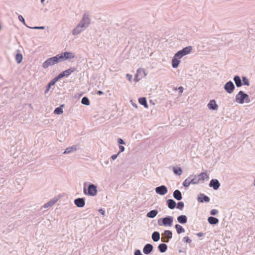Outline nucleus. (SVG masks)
Instances as JSON below:
<instances>
[{
	"instance_id": "nucleus-32",
	"label": "nucleus",
	"mask_w": 255,
	"mask_h": 255,
	"mask_svg": "<svg viewBox=\"0 0 255 255\" xmlns=\"http://www.w3.org/2000/svg\"><path fill=\"white\" fill-rule=\"evenodd\" d=\"M175 228L178 234H180L185 232L184 229L180 225L176 224Z\"/></svg>"
},
{
	"instance_id": "nucleus-55",
	"label": "nucleus",
	"mask_w": 255,
	"mask_h": 255,
	"mask_svg": "<svg viewBox=\"0 0 255 255\" xmlns=\"http://www.w3.org/2000/svg\"><path fill=\"white\" fill-rule=\"evenodd\" d=\"M190 238H195V237H194V236H191V237L186 236V237H184V238L183 239H190Z\"/></svg>"
},
{
	"instance_id": "nucleus-20",
	"label": "nucleus",
	"mask_w": 255,
	"mask_h": 255,
	"mask_svg": "<svg viewBox=\"0 0 255 255\" xmlns=\"http://www.w3.org/2000/svg\"><path fill=\"white\" fill-rule=\"evenodd\" d=\"M173 197L177 200H180L182 199V194L179 190H175L173 193Z\"/></svg>"
},
{
	"instance_id": "nucleus-45",
	"label": "nucleus",
	"mask_w": 255,
	"mask_h": 255,
	"mask_svg": "<svg viewBox=\"0 0 255 255\" xmlns=\"http://www.w3.org/2000/svg\"><path fill=\"white\" fill-rule=\"evenodd\" d=\"M134 255H142L139 250H136L134 253Z\"/></svg>"
},
{
	"instance_id": "nucleus-56",
	"label": "nucleus",
	"mask_w": 255,
	"mask_h": 255,
	"mask_svg": "<svg viewBox=\"0 0 255 255\" xmlns=\"http://www.w3.org/2000/svg\"><path fill=\"white\" fill-rule=\"evenodd\" d=\"M97 94L99 95L104 94V93L101 91H98Z\"/></svg>"
},
{
	"instance_id": "nucleus-40",
	"label": "nucleus",
	"mask_w": 255,
	"mask_h": 255,
	"mask_svg": "<svg viewBox=\"0 0 255 255\" xmlns=\"http://www.w3.org/2000/svg\"><path fill=\"white\" fill-rule=\"evenodd\" d=\"M152 239H160V234L158 232H154L152 234Z\"/></svg>"
},
{
	"instance_id": "nucleus-31",
	"label": "nucleus",
	"mask_w": 255,
	"mask_h": 255,
	"mask_svg": "<svg viewBox=\"0 0 255 255\" xmlns=\"http://www.w3.org/2000/svg\"><path fill=\"white\" fill-rule=\"evenodd\" d=\"M192 177V175H190L189 177H188V178L186 179L184 181L183 183V185L185 187H188L191 184H192L191 182L190 178Z\"/></svg>"
},
{
	"instance_id": "nucleus-54",
	"label": "nucleus",
	"mask_w": 255,
	"mask_h": 255,
	"mask_svg": "<svg viewBox=\"0 0 255 255\" xmlns=\"http://www.w3.org/2000/svg\"><path fill=\"white\" fill-rule=\"evenodd\" d=\"M99 212L101 214H102L103 215H104V214H105V211H104V210H103L102 209H99Z\"/></svg>"
},
{
	"instance_id": "nucleus-21",
	"label": "nucleus",
	"mask_w": 255,
	"mask_h": 255,
	"mask_svg": "<svg viewBox=\"0 0 255 255\" xmlns=\"http://www.w3.org/2000/svg\"><path fill=\"white\" fill-rule=\"evenodd\" d=\"M158 249L160 253H164L167 250V246L164 243H161L158 245Z\"/></svg>"
},
{
	"instance_id": "nucleus-48",
	"label": "nucleus",
	"mask_w": 255,
	"mask_h": 255,
	"mask_svg": "<svg viewBox=\"0 0 255 255\" xmlns=\"http://www.w3.org/2000/svg\"><path fill=\"white\" fill-rule=\"evenodd\" d=\"M30 28L36 29H44V26H35L34 27H30Z\"/></svg>"
},
{
	"instance_id": "nucleus-44",
	"label": "nucleus",
	"mask_w": 255,
	"mask_h": 255,
	"mask_svg": "<svg viewBox=\"0 0 255 255\" xmlns=\"http://www.w3.org/2000/svg\"><path fill=\"white\" fill-rule=\"evenodd\" d=\"M218 213V211L216 209H212L210 211V214L212 215H216Z\"/></svg>"
},
{
	"instance_id": "nucleus-51",
	"label": "nucleus",
	"mask_w": 255,
	"mask_h": 255,
	"mask_svg": "<svg viewBox=\"0 0 255 255\" xmlns=\"http://www.w3.org/2000/svg\"><path fill=\"white\" fill-rule=\"evenodd\" d=\"M119 148H120V151L119 152H120V153L123 152L125 150V147L123 145H120L119 146Z\"/></svg>"
},
{
	"instance_id": "nucleus-12",
	"label": "nucleus",
	"mask_w": 255,
	"mask_h": 255,
	"mask_svg": "<svg viewBox=\"0 0 255 255\" xmlns=\"http://www.w3.org/2000/svg\"><path fill=\"white\" fill-rule=\"evenodd\" d=\"M220 186V183L217 179H212L209 183V186L213 187L214 190H217Z\"/></svg>"
},
{
	"instance_id": "nucleus-28",
	"label": "nucleus",
	"mask_w": 255,
	"mask_h": 255,
	"mask_svg": "<svg viewBox=\"0 0 255 255\" xmlns=\"http://www.w3.org/2000/svg\"><path fill=\"white\" fill-rule=\"evenodd\" d=\"M139 103L141 105L144 106V107L146 108H148V105L147 104L146 99L144 97L140 98L138 99Z\"/></svg>"
},
{
	"instance_id": "nucleus-33",
	"label": "nucleus",
	"mask_w": 255,
	"mask_h": 255,
	"mask_svg": "<svg viewBox=\"0 0 255 255\" xmlns=\"http://www.w3.org/2000/svg\"><path fill=\"white\" fill-rule=\"evenodd\" d=\"M76 69L75 67H71L64 71V73H65L66 76H68L70 75L71 73H73L76 71Z\"/></svg>"
},
{
	"instance_id": "nucleus-58",
	"label": "nucleus",
	"mask_w": 255,
	"mask_h": 255,
	"mask_svg": "<svg viewBox=\"0 0 255 255\" xmlns=\"http://www.w3.org/2000/svg\"><path fill=\"white\" fill-rule=\"evenodd\" d=\"M184 251H182V250H179V253H182V252H184Z\"/></svg>"
},
{
	"instance_id": "nucleus-7",
	"label": "nucleus",
	"mask_w": 255,
	"mask_h": 255,
	"mask_svg": "<svg viewBox=\"0 0 255 255\" xmlns=\"http://www.w3.org/2000/svg\"><path fill=\"white\" fill-rule=\"evenodd\" d=\"M224 89L229 94H231L234 92L235 87L233 83L230 81L227 82L224 85Z\"/></svg>"
},
{
	"instance_id": "nucleus-29",
	"label": "nucleus",
	"mask_w": 255,
	"mask_h": 255,
	"mask_svg": "<svg viewBox=\"0 0 255 255\" xmlns=\"http://www.w3.org/2000/svg\"><path fill=\"white\" fill-rule=\"evenodd\" d=\"M57 202V200H51L48 201L47 203L43 205V208H47L53 206L56 202Z\"/></svg>"
},
{
	"instance_id": "nucleus-16",
	"label": "nucleus",
	"mask_w": 255,
	"mask_h": 255,
	"mask_svg": "<svg viewBox=\"0 0 255 255\" xmlns=\"http://www.w3.org/2000/svg\"><path fill=\"white\" fill-rule=\"evenodd\" d=\"M75 204L79 208L83 207L85 204V200L83 198H77L74 200Z\"/></svg>"
},
{
	"instance_id": "nucleus-23",
	"label": "nucleus",
	"mask_w": 255,
	"mask_h": 255,
	"mask_svg": "<svg viewBox=\"0 0 255 255\" xmlns=\"http://www.w3.org/2000/svg\"><path fill=\"white\" fill-rule=\"evenodd\" d=\"M77 149L76 145H73L70 147H68L66 148L65 150L64 151V154H68L71 153L72 151H76Z\"/></svg>"
},
{
	"instance_id": "nucleus-37",
	"label": "nucleus",
	"mask_w": 255,
	"mask_h": 255,
	"mask_svg": "<svg viewBox=\"0 0 255 255\" xmlns=\"http://www.w3.org/2000/svg\"><path fill=\"white\" fill-rule=\"evenodd\" d=\"M81 103L83 105L89 106L90 105V101L87 97H84L82 99Z\"/></svg>"
},
{
	"instance_id": "nucleus-1",
	"label": "nucleus",
	"mask_w": 255,
	"mask_h": 255,
	"mask_svg": "<svg viewBox=\"0 0 255 255\" xmlns=\"http://www.w3.org/2000/svg\"><path fill=\"white\" fill-rule=\"evenodd\" d=\"M91 23L90 16L87 13H84L79 23L72 30V34L74 36L78 35L86 29Z\"/></svg>"
},
{
	"instance_id": "nucleus-36",
	"label": "nucleus",
	"mask_w": 255,
	"mask_h": 255,
	"mask_svg": "<svg viewBox=\"0 0 255 255\" xmlns=\"http://www.w3.org/2000/svg\"><path fill=\"white\" fill-rule=\"evenodd\" d=\"M55 82H56L55 81H54V80L53 79L48 83V84L47 85V86L46 87V89L45 91V94H46L49 91V89L51 88V87L52 86L54 85L55 84Z\"/></svg>"
},
{
	"instance_id": "nucleus-42",
	"label": "nucleus",
	"mask_w": 255,
	"mask_h": 255,
	"mask_svg": "<svg viewBox=\"0 0 255 255\" xmlns=\"http://www.w3.org/2000/svg\"><path fill=\"white\" fill-rule=\"evenodd\" d=\"M18 20L21 22L24 25H25L26 27H29V26H28L26 24H25V20L24 19V18L23 17V16L21 15H19L18 16Z\"/></svg>"
},
{
	"instance_id": "nucleus-35",
	"label": "nucleus",
	"mask_w": 255,
	"mask_h": 255,
	"mask_svg": "<svg viewBox=\"0 0 255 255\" xmlns=\"http://www.w3.org/2000/svg\"><path fill=\"white\" fill-rule=\"evenodd\" d=\"M22 58V55L20 53L16 54L15 57V60L18 64H19L21 62Z\"/></svg>"
},
{
	"instance_id": "nucleus-13",
	"label": "nucleus",
	"mask_w": 255,
	"mask_h": 255,
	"mask_svg": "<svg viewBox=\"0 0 255 255\" xmlns=\"http://www.w3.org/2000/svg\"><path fill=\"white\" fill-rule=\"evenodd\" d=\"M198 202L203 203L204 202H209L210 201V198L207 196L204 195L203 193H200L199 196L197 198Z\"/></svg>"
},
{
	"instance_id": "nucleus-38",
	"label": "nucleus",
	"mask_w": 255,
	"mask_h": 255,
	"mask_svg": "<svg viewBox=\"0 0 255 255\" xmlns=\"http://www.w3.org/2000/svg\"><path fill=\"white\" fill-rule=\"evenodd\" d=\"M64 76H66L65 73H64V71L62 72L60 74H59L57 77H56L55 78L53 79L54 81L55 82L58 81L59 79H61L62 78L64 77Z\"/></svg>"
},
{
	"instance_id": "nucleus-61",
	"label": "nucleus",
	"mask_w": 255,
	"mask_h": 255,
	"mask_svg": "<svg viewBox=\"0 0 255 255\" xmlns=\"http://www.w3.org/2000/svg\"><path fill=\"white\" fill-rule=\"evenodd\" d=\"M159 241V240H153V241H154V242H157V241Z\"/></svg>"
},
{
	"instance_id": "nucleus-19",
	"label": "nucleus",
	"mask_w": 255,
	"mask_h": 255,
	"mask_svg": "<svg viewBox=\"0 0 255 255\" xmlns=\"http://www.w3.org/2000/svg\"><path fill=\"white\" fill-rule=\"evenodd\" d=\"M197 176L200 181H204L209 178V175L206 172H201Z\"/></svg>"
},
{
	"instance_id": "nucleus-22",
	"label": "nucleus",
	"mask_w": 255,
	"mask_h": 255,
	"mask_svg": "<svg viewBox=\"0 0 255 255\" xmlns=\"http://www.w3.org/2000/svg\"><path fill=\"white\" fill-rule=\"evenodd\" d=\"M177 221L180 224H185L187 222V218L185 215H180L177 217Z\"/></svg>"
},
{
	"instance_id": "nucleus-4",
	"label": "nucleus",
	"mask_w": 255,
	"mask_h": 255,
	"mask_svg": "<svg viewBox=\"0 0 255 255\" xmlns=\"http://www.w3.org/2000/svg\"><path fill=\"white\" fill-rule=\"evenodd\" d=\"M86 184V183H84V189H83L84 193L85 194H87L90 196H96L97 194V192H98L97 186L96 185H95L94 184H90L88 187V190H87H87L85 187Z\"/></svg>"
},
{
	"instance_id": "nucleus-41",
	"label": "nucleus",
	"mask_w": 255,
	"mask_h": 255,
	"mask_svg": "<svg viewBox=\"0 0 255 255\" xmlns=\"http://www.w3.org/2000/svg\"><path fill=\"white\" fill-rule=\"evenodd\" d=\"M184 206V204L183 202H179L177 204V208L180 210H182Z\"/></svg>"
},
{
	"instance_id": "nucleus-8",
	"label": "nucleus",
	"mask_w": 255,
	"mask_h": 255,
	"mask_svg": "<svg viewBox=\"0 0 255 255\" xmlns=\"http://www.w3.org/2000/svg\"><path fill=\"white\" fill-rule=\"evenodd\" d=\"M145 76L146 74L145 73L144 69L141 68L138 69L134 76V80L135 81L138 82Z\"/></svg>"
},
{
	"instance_id": "nucleus-10",
	"label": "nucleus",
	"mask_w": 255,
	"mask_h": 255,
	"mask_svg": "<svg viewBox=\"0 0 255 255\" xmlns=\"http://www.w3.org/2000/svg\"><path fill=\"white\" fill-rule=\"evenodd\" d=\"M162 224L165 226H171L173 223V217L168 216L162 219Z\"/></svg>"
},
{
	"instance_id": "nucleus-30",
	"label": "nucleus",
	"mask_w": 255,
	"mask_h": 255,
	"mask_svg": "<svg viewBox=\"0 0 255 255\" xmlns=\"http://www.w3.org/2000/svg\"><path fill=\"white\" fill-rule=\"evenodd\" d=\"M192 177L190 178L191 182L192 184H197L200 182V181L197 175H192Z\"/></svg>"
},
{
	"instance_id": "nucleus-26",
	"label": "nucleus",
	"mask_w": 255,
	"mask_h": 255,
	"mask_svg": "<svg viewBox=\"0 0 255 255\" xmlns=\"http://www.w3.org/2000/svg\"><path fill=\"white\" fill-rule=\"evenodd\" d=\"M208 221L210 224L215 225L219 222V220L213 217H209L208 219Z\"/></svg>"
},
{
	"instance_id": "nucleus-11",
	"label": "nucleus",
	"mask_w": 255,
	"mask_h": 255,
	"mask_svg": "<svg viewBox=\"0 0 255 255\" xmlns=\"http://www.w3.org/2000/svg\"><path fill=\"white\" fill-rule=\"evenodd\" d=\"M153 249V246L150 244H146L143 249V252L145 255L149 254Z\"/></svg>"
},
{
	"instance_id": "nucleus-50",
	"label": "nucleus",
	"mask_w": 255,
	"mask_h": 255,
	"mask_svg": "<svg viewBox=\"0 0 255 255\" xmlns=\"http://www.w3.org/2000/svg\"><path fill=\"white\" fill-rule=\"evenodd\" d=\"M194 235H196L197 237L200 238L202 237L203 236L204 234L203 233L200 232L197 234H194Z\"/></svg>"
},
{
	"instance_id": "nucleus-3",
	"label": "nucleus",
	"mask_w": 255,
	"mask_h": 255,
	"mask_svg": "<svg viewBox=\"0 0 255 255\" xmlns=\"http://www.w3.org/2000/svg\"><path fill=\"white\" fill-rule=\"evenodd\" d=\"M61 62L58 54L56 56L48 58L42 64V67L44 68H47L49 66L54 65Z\"/></svg>"
},
{
	"instance_id": "nucleus-52",
	"label": "nucleus",
	"mask_w": 255,
	"mask_h": 255,
	"mask_svg": "<svg viewBox=\"0 0 255 255\" xmlns=\"http://www.w3.org/2000/svg\"><path fill=\"white\" fill-rule=\"evenodd\" d=\"M182 241L184 243H185L186 245L187 243L190 244L192 240H182Z\"/></svg>"
},
{
	"instance_id": "nucleus-2",
	"label": "nucleus",
	"mask_w": 255,
	"mask_h": 255,
	"mask_svg": "<svg viewBox=\"0 0 255 255\" xmlns=\"http://www.w3.org/2000/svg\"><path fill=\"white\" fill-rule=\"evenodd\" d=\"M235 100L237 103L240 104L244 103H249L251 102L249 95L242 91H240L236 95Z\"/></svg>"
},
{
	"instance_id": "nucleus-14",
	"label": "nucleus",
	"mask_w": 255,
	"mask_h": 255,
	"mask_svg": "<svg viewBox=\"0 0 255 255\" xmlns=\"http://www.w3.org/2000/svg\"><path fill=\"white\" fill-rule=\"evenodd\" d=\"M208 108L212 110H216L218 108V105L216 104L215 100H211L207 105Z\"/></svg>"
},
{
	"instance_id": "nucleus-59",
	"label": "nucleus",
	"mask_w": 255,
	"mask_h": 255,
	"mask_svg": "<svg viewBox=\"0 0 255 255\" xmlns=\"http://www.w3.org/2000/svg\"><path fill=\"white\" fill-rule=\"evenodd\" d=\"M162 242H168L169 241V240H161Z\"/></svg>"
},
{
	"instance_id": "nucleus-15",
	"label": "nucleus",
	"mask_w": 255,
	"mask_h": 255,
	"mask_svg": "<svg viewBox=\"0 0 255 255\" xmlns=\"http://www.w3.org/2000/svg\"><path fill=\"white\" fill-rule=\"evenodd\" d=\"M180 59L181 58H178V57H176V54H175L172 60V66L173 68H176L178 67L181 62Z\"/></svg>"
},
{
	"instance_id": "nucleus-18",
	"label": "nucleus",
	"mask_w": 255,
	"mask_h": 255,
	"mask_svg": "<svg viewBox=\"0 0 255 255\" xmlns=\"http://www.w3.org/2000/svg\"><path fill=\"white\" fill-rule=\"evenodd\" d=\"M166 205L170 209H173L175 208L176 203L173 199H168L166 201Z\"/></svg>"
},
{
	"instance_id": "nucleus-49",
	"label": "nucleus",
	"mask_w": 255,
	"mask_h": 255,
	"mask_svg": "<svg viewBox=\"0 0 255 255\" xmlns=\"http://www.w3.org/2000/svg\"><path fill=\"white\" fill-rule=\"evenodd\" d=\"M126 77H127V78L128 79V80L129 81H131V79H132V75L129 74H127L126 75Z\"/></svg>"
},
{
	"instance_id": "nucleus-27",
	"label": "nucleus",
	"mask_w": 255,
	"mask_h": 255,
	"mask_svg": "<svg viewBox=\"0 0 255 255\" xmlns=\"http://www.w3.org/2000/svg\"><path fill=\"white\" fill-rule=\"evenodd\" d=\"M173 171L175 174L177 175H181L183 172L181 168L178 167H174L173 168Z\"/></svg>"
},
{
	"instance_id": "nucleus-39",
	"label": "nucleus",
	"mask_w": 255,
	"mask_h": 255,
	"mask_svg": "<svg viewBox=\"0 0 255 255\" xmlns=\"http://www.w3.org/2000/svg\"><path fill=\"white\" fill-rule=\"evenodd\" d=\"M64 76H66L65 73H64V71L62 72L60 74H59L57 77H56L55 78L53 79L54 81L55 82L58 81L59 79H61L62 78L64 77Z\"/></svg>"
},
{
	"instance_id": "nucleus-5",
	"label": "nucleus",
	"mask_w": 255,
	"mask_h": 255,
	"mask_svg": "<svg viewBox=\"0 0 255 255\" xmlns=\"http://www.w3.org/2000/svg\"><path fill=\"white\" fill-rule=\"evenodd\" d=\"M58 55L61 62L66 60L73 59L75 57V55L74 53L68 51L58 54Z\"/></svg>"
},
{
	"instance_id": "nucleus-6",
	"label": "nucleus",
	"mask_w": 255,
	"mask_h": 255,
	"mask_svg": "<svg viewBox=\"0 0 255 255\" xmlns=\"http://www.w3.org/2000/svg\"><path fill=\"white\" fill-rule=\"evenodd\" d=\"M192 50V47L191 46H187L176 53V57H178V58L181 59L183 56L189 54Z\"/></svg>"
},
{
	"instance_id": "nucleus-9",
	"label": "nucleus",
	"mask_w": 255,
	"mask_h": 255,
	"mask_svg": "<svg viewBox=\"0 0 255 255\" xmlns=\"http://www.w3.org/2000/svg\"><path fill=\"white\" fill-rule=\"evenodd\" d=\"M155 190L156 193L160 195H164L168 192L167 188L165 185H161L157 187L156 188H155Z\"/></svg>"
},
{
	"instance_id": "nucleus-43",
	"label": "nucleus",
	"mask_w": 255,
	"mask_h": 255,
	"mask_svg": "<svg viewBox=\"0 0 255 255\" xmlns=\"http://www.w3.org/2000/svg\"><path fill=\"white\" fill-rule=\"evenodd\" d=\"M243 84L244 85H247V86H249L250 85V83H249V81L248 80V79H247L245 77H243Z\"/></svg>"
},
{
	"instance_id": "nucleus-25",
	"label": "nucleus",
	"mask_w": 255,
	"mask_h": 255,
	"mask_svg": "<svg viewBox=\"0 0 255 255\" xmlns=\"http://www.w3.org/2000/svg\"><path fill=\"white\" fill-rule=\"evenodd\" d=\"M234 80L237 87H240L242 85V83L240 77L239 76H235Z\"/></svg>"
},
{
	"instance_id": "nucleus-47",
	"label": "nucleus",
	"mask_w": 255,
	"mask_h": 255,
	"mask_svg": "<svg viewBox=\"0 0 255 255\" xmlns=\"http://www.w3.org/2000/svg\"><path fill=\"white\" fill-rule=\"evenodd\" d=\"M118 142L120 144H126L125 142L121 138H119Z\"/></svg>"
},
{
	"instance_id": "nucleus-24",
	"label": "nucleus",
	"mask_w": 255,
	"mask_h": 255,
	"mask_svg": "<svg viewBox=\"0 0 255 255\" xmlns=\"http://www.w3.org/2000/svg\"><path fill=\"white\" fill-rule=\"evenodd\" d=\"M158 214V211L156 210H153L147 213L146 214V216L148 218H154Z\"/></svg>"
},
{
	"instance_id": "nucleus-17",
	"label": "nucleus",
	"mask_w": 255,
	"mask_h": 255,
	"mask_svg": "<svg viewBox=\"0 0 255 255\" xmlns=\"http://www.w3.org/2000/svg\"><path fill=\"white\" fill-rule=\"evenodd\" d=\"M161 235V239H170L172 238V233L170 231L166 230Z\"/></svg>"
},
{
	"instance_id": "nucleus-60",
	"label": "nucleus",
	"mask_w": 255,
	"mask_h": 255,
	"mask_svg": "<svg viewBox=\"0 0 255 255\" xmlns=\"http://www.w3.org/2000/svg\"><path fill=\"white\" fill-rule=\"evenodd\" d=\"M41 0V3H43V2L45 0Z\"/></svg>"
},
{
	"instance_id": "nucleus-57",
	"label": "nucleus",
	"mask_w": 255,
	"mask_h": 255,
	"mask_svg": "<svg viewBox=\"0 0 255 255\" xmlns=\"http://www.w3.org/2000/svg\"><path fill=\"white\" fill-rule=\"evenodd\" d=\"M38 246V250H41V251H42V248H40V245L39 244H38L37 245Z\"/></svg>"
},
{
	"instance_id": "nucleus-46",
	"label": "nucleus",
	"mask_w": 255,
	"mask_h": 255,
	"mask_svg": "<svg viewBox=\"0 0 255 255\" xmlns=\"http://www.w3.org/2000/svg\"><path fill=\"white\" fill-rule=\"evenodd\" d=\"M120 153V152H119L117 154H114L112 156H111V158L113 159V160H115L117 157L118 156L119 154Z\"/></svg>"
},
{
	"instance_id": "nucleus-53",
	"label": "nucleus",
	"mask_w": 255,
	"mask_h": 255,
	"mask_svg": "<svg viewBox=\"0 0 255 255\" xmlns=\"http://www.w3.org/2000/svg\"><path fill=\"white\" fill-rule=\"evenodd\" d=\"M178 89L181 94L183 93V88L182 87H179Z\"/></svg>"
},
{
	"instance_id": "nucleus-34",
	"label": "nucleus",
	"mask_w": 255,
	"mask_h": 255,
	"mask_svg": "<svg viewBox=\"0 0 255 255\" xmlns=\"http://www.w3.org/2000/svg\"><path fill=\"white\" fill-rule=\"evenodd\" d=\"M63 106H64V105H62L61 106L56 108L54 111V113L55 114H57V115L62 114L63 112L62 107Z\"/></svg>"
}]
</instances>
